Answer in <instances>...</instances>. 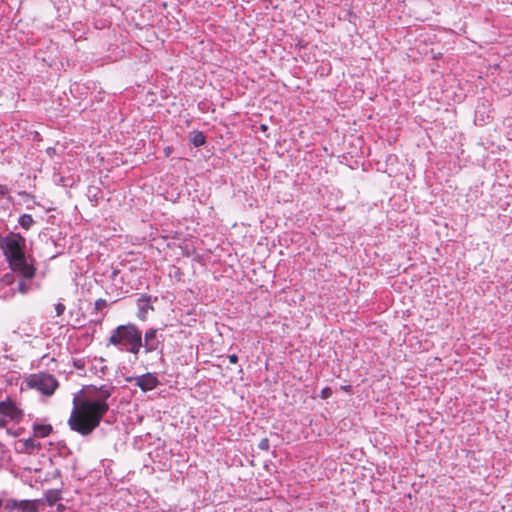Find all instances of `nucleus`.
I'll list each match as a JSON object with an SVG mask.
<instances>
[{
	"mask_svg": "<svg viewBox=\"0 0 512 512\" xmlns=\"http://www.w3.org/2000/svg\"><path fill=\"white\" fill-rule=\"evenodd\" d=\"M228 358H229V362L232 364H235L238 361V357L235 354L230 355Z\"/></svg>",
	"mask_w": 512,
	"mask_h": 512,
	"instance_id": "nucleus-22",
	"label": "nucleus"
},
{
	"mask_svg": "<svg viewBox=\"0 0 512 512\" xmlns=\"http://www.w3.org/2000/svg\"><path fill=\"white\" fill-rule=\"evenodd\" d=\"M30 286L24 281H20L18 284V291L22 294H25L29 291Z\"/></svg>",
	"mask_w": 512,
	"mask_h": 512,
	"instance_id": "nucleus-15",
	"label": "nucleus"
},
{
	"mask_svg": "<svg viewBox=\"0 0 512 512\" xmlns=\"http://www.w3.org/2000/svg\"><path fill=\"white\" fill-rule=\"evenodd\" d=\"M65 309H66V307H65V305H64V304H62V303H57V304L55 305L56 315H57V316H61V315L64 313Z\"/></svg>",
	"mask_w": 512,
	"mask_h": 512,
	"instance_id": "nucleus-18",
	"label": "nucleus"
},
{
	"mask_svg": "<svg viewBox=\"0 0 512 512\" xmlns=\"http://www.w3.org/2000/svg\"><path fill=\"white\" fill-rule=\"evenodd\" d=\"M60 491L56 489H51L46 491L45 500L49 506H54L58 500H60Z\"/></svg>",
	"mask_w": 512,
	"mask_h": 512,
	"instance_id": "nucleus-11",
	"label": "nucleus"
},
{
	"mask_svg": "<svg viewBox=\"0 0 512 512\" xmlns=\"http://www.w3.org/2000/svg\"><path fill=\"white\" fill-rule=\"evenodd\" d=\"M332 394V391L330 388H324L322 391H321V397L323 399H327L328 397H330V395Z\"/></svg>",
	"mask_w": 512,
	"mask_h": 512,
	"instance_id": "nucleus-20",
	"label": "nucleus"
},
{
	"mask_svg": "<svg viewBox=\"0 0 512 512\" xmlns=\"http://www.w3.org/2000/svg\"><path fill=\"white\" fill-rule=\"evenodd\" d=\"M127 380L129 382H133L134 385L138 386L143 391H150L154 389L159 383L157 377L151 373H146L141 376L132 377Z\"/></svg>",
	"mask_w": 512,
	"mask_h": 512,
	"instance_id": "nucleus-6",
	"label": "nucleus"
},
{
	"mask_svg": "<svg viewBox=\"0 0 512 512\" xmlns=\"http://www.w3.org/2000/svg\"><path fill=\"white\" fill-rule=\"evenodd\" d=\"M34 436L44 438L52 432V426L49 424H35L33 426Z\"/></svg>",
	"mask_w": 512,
	"mask_h": 512,
	"instance_id": "nucleus-10",
	"label": "nucleus"
},
{
	"mask_svg": "<svg viewBox=\"0 0 512 512\" xmlns=\"http://www.w3.org/2000/svg\"><path fill=\"white\" fill-rule=\"evenodd\" d=\"M0 414L14 419L18 415V410L13 403L2 401L0 402Z\"/></svg>",
	"mask_w": 512,
	"mask_h": 512,
	"instance_id": "nucleus-8",
	"label": "nucleus"
},
{
	"mask_svg": "<svg viewBox=\"0 0 512 512\" xmlns=\"http://www.w3.org/2000/svg\"><path fill=\"white\" fill-rule=\"evenodd\" d=\"M40 499L19 500L18 510L20 512H39Z\"/></svg>",
	"mask_w": 512,
	"mask_h": 512,
	"instance_id": "nucleus-7",
	"label": "nucleus"
},
{
	"mask_svg": "<svg viewBox=\"0 0 512 512\" xmlns=\"http://www.w3.org/2000/svg\"><path fill=\"white\" fill-rule=\"evenodd\" d=\"M110 397L108 390L96 399L87 398L79 403L74 399V407L68 420L71 430L83 436L91 434L100 424L103 416L108 412L107 399Z\"/></svg>",
	"mask_w": 512,
	"mask_h": 512,
	"instance_id": "nucleus-1",
	"label": "nucleus"
},
{
	"mask_svg": "<svg viewBox=\"0 0 512 512\" xmlns=\"http://www.w3.org/2000/svg\"><path fill=\"white\" fill-rule=\"evenodd\" d=\"M258 447L261 449V450H265L267 451L269 449V440L267 438H263L259 444H258Z\"/></svg>",
	"mask_w": 512,
	"mask_h": 512,
	"instance_id": "nucleus-17",
	"label": "nucleus"
},
{
	"mask_svg": "<svg viewBox=\"0 0 512 512\" xmlns=\"http://www.w3.org/2000/svg\"><path fill=\"white\" fill-rule=\"evenodd\" d=\"M0 248L2 249V238H0Z\"/></svg>",
	"mask_w": 512,
	"mask_h": 512,
	"instance_id": "nucleus-26",
	"label": "nucleus"
},
{
	"mask_svg": "<svg viewBox=\"0 0 512 512\" xmlns=\"http://www.w3.org/2000/svg\"><path fill=\"white\" fill-rule=\"evenodd\" d=\"M25 246V238L20 234L11 233L2 238V251L10 268L24 279L30 280L34 277L36 269L25 256Z\"/></svg>",
	"mask_w": 512,
	"mask_h": 512,
	"instance_id": "nucleus-2",
	"label": "nucleus"
},
{
	"mask_svg": "<svg viewBox=\"0 0 512 512\" xmlns=\"http://www.w3.org/2000/svg\"><path fill=\"white\" fill-rule=\"evenodd\" d=\"M3 500L0 498V508L2 507Z\"/></svg>",
	"mask_w": 512,
	"mask_h": 512,
	"instance_id": "nucleus-25",
	"label": "nucleus"
},
{
	"mask_svg": "<svg viewBox=\"0 0 512 512\" xmlns=\"http://www.w3.org/2000/svg\"><path fill=\"white\" fill-rule=\"evenodd\" d=\"M6 425V419L4 417L0 418V427H4Z\"/></svg>",
	"mask_w": 512,
	"mask_h": 512,
	"instance_id": "nucleus-24",
	"label": "nucleus"
},
{
	"mask_svg": "<svg viewBox=\"0 0 512 512\" xmlns=\"http://www.w3.org/2000/svg\"><path fill=\"white\" fill-rule=\"evenodd\" d=\"M205 136L202 132L194 131L191 133L190 140L195 147H200L205 143Z\"/></svg>",
	"mask_w": 512,
	"mask_h": 512,
	"instance_id": "nucleus-12",
	"label": "nucleus"
},
{
	"mask_svg": "<svg viewBox=\"0 0 512 512\" xmlns=\"http://www.w3.org/2000/svg\"><path fill=\"white\" fill-rule=\"evenodd\" d=\"M150 297H142L138 300L139 313L138 317L141 320H145L149 310H153V307L149 304Z\"/></svg>",
	"mask_w": 512,
	"mask_h": 512,
	"instance_id": "nucleus-9",
	"label": "nucleus"
},
{
	"mask_svg": "<svg viewBox=\"0 0 512 512\" xmlns=\"http://www.w3.org/2000/svg\"><path fill=\"white\" fill-rule=\"evenodd\" d=\"M108 343L137 356L142 348V333L134 324L120 325L111 332Z\"/></svg>",
	"mask_w": 512,
	"mask_h": 512,
	"instance_id": "nucleus-3",
	"label": "nucleus"
},
{
	"mask_svg": "<svg viewBox=\"0 0 512 512\" xmlns=\"http://www.w3.org/2000/svg\"><path fill=\"white\" fill-rule=\"evenodd\" d=\"M163 342L164 336L156 328L147 329L142 337V347H144L146 353L159 350Z\"/></svg>",
	"mask_w": 512,
	"mask_h": 512,
	"instance_id": "nucleus-5",
	"label": "nucleus"
},
{
	"mask_svg": "<svg viewBox=\"0 0 512 512\" xmlns=\"http://www.w3.org/2000/svg\"><path fill=\"white\" fill-rule=\"evenodd\" d=\"M9 195V188L6 185H0V197L4 198Z\"/></svg>",
	"mask_w": 512,
	"mask_h": 512,
	"instance_id": "nucleus-19",
	"label": "nucleus"
},
{
	"mask_svg": "<svg viewBox=\"0 0 512 512\" xmlns=\"http://www.w3.org/2000/svg\"><path fill=\"white\" fill-rule=\"evenodd\" d=\"M74 366L78 369H83L85 366V361L82 359L74 360Z\"/></svg>",
	"mask_w": 512,
	"mask_h": 512,
	"instance_id": "nucleus-21",
	"label": "nucleus"
},
{
	"mask_svg": "<svg viewBox=\"0 0 512 512\" xmlns=\"http://www.w3.org/2000/svg\"><path fill=\"white\" fill-rule=\"evenodd\" d=\"M25 445L26 447H34L35 444H34V440L32 438H29L25 441Z\"/></svg>",
	"mask_w": 512,
	"mask_h": 512,
	"instance_id": "nucleus-23",
	"label": "nucleus"
},
{
	"mask_svg": "<svg viewBox=\"0 0 512 512\" xmlns=\"http://www.w3.org/2000/svg\"><path fill=\"white\" fill-rule=\"evenodd\" d=\"M33 223H34V220H33L32 216L29 214H23L19 218V224L21 225V227H23L26 230H28L32 226Z\"/></svg>",
	"mask_w": 512,
	"mask_h": 512,
	"instance_id": "nucleus-13",
	"label": "nucleus"
},
{
	"mask_svg": "<svg viewBox=\"0 0 512 512\" xmlns=\"http://www.w3.org/2000/svg\"><path fill=\"white\" fill-rule=\"evenodd\" d=\"M107 306V302L104 299H98L95 301V310L100 311Z\"/></svg>",
	"mask_w": 512,
	"mask_h": 512,
	"instance_id": "nucleus-16",
	"label": "nucleus"
},
{
	"mask_svg": "<svg viewBox=\"0 0 512 512\" xmlns=\"http://www.w3.org/2000/svg\"><path fill=\"white\" fill-rule=\"evenodd\" d=\"M19 500L16 499H9L7 500L5 504V509L12 511V510H18Z\"/></svg>",
	"mask_w": 512,
	"mask_h": 512,
	"instance_id": "nucleus-14",
	"label": "nucleus"
},
{
	"mask_svg": "<svg viewBox=\"0 0 512 512\" xmlns=\"http://www.w3.org/2000/svg\"><path fill=\"white\" fill-rule=\"evenodd\" d=\"M27 386L49 396L58 387V382L51 374L37 373L27 378Z\"/></svg>",
	"mask_w": 512,
	"mask_h": 512,
	"instance_id": "nucleus-4",
	"label": "nucleus"
}]
</instances>
